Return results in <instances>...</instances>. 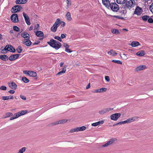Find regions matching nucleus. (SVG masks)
<instances>
[{
    "label": "nucleus",
    "instance_id": "13",
    "mask_svg": "<svg viewBox=\"0 0 153 153\" xmlns=\"http://www.w3.org/2000/svg\"><path fill=\"white\" fill-rule=\"evenodd\" d=\"M146 68V65H140L137 67L135 69V71H138L141 70H143Z\"/></svg>",
    "mask_w": 153,
    "mask_h": 153
},
{
    "label": "nucleus",
    "instance_id": "58",
    "mask_svg": "<svg viewBox=\"0 0 153 153\" xmlns=\"http://www.w3.org/2000/svg\"><path fill=\"white\" fill-rule=\"evenodd\" d=\"M65 51L68 53H71L72 51L68 48H65Z\"/></svg>",
    "mask_w": 153,
    "mask_h": 153
},
{
    "label": "nucleus",
    "instance_id": "21",
    "mask_svg": "<svg viewBox=\"0 0 153 153\" xmlns=\"http://www.w3.org/2000/svg\"><path fill=\"white\" fill-rule=\"evenodd\" d=\"M0 58L3 61H7L8 59V56L5 55H0Z\"/></svg>",
    "mask_w": 153,
    "mask_h": 153
},
{
    "label": "nucleus",
    "instance_id": "56",
    "mask_svg": "<svg viewBox=\"0 0 153 153\" xmlns=\"http://www.w3.org/2000/svg\"><path fill=\"white\" fill-rule=\"evenodd\" d=\"M63 46L65 48H68L69 47V46L68 44L65 43H64Z\"/></svg>",
    "mask_w": 153,
    "mask_h": 153
},
{
    "label": "nucleus",
    "instance_id": "10",
    "mask_svg": "<svg viewBox=\"0 0 153 153\" xmlns=\"http://www.w3.org/2000/svg\"><path fill=\"white\" fill-rule=\"evenodd\" d=\"M121 115V114L120 113L113 114L111 116V118L112 120L116 121Z\"/></svg>",
    "mask_w": 153,
    "mask_h": 153
},
{
    "label": "nucleus",
    "instance_id": "31",
    "mask_svg": "<svg viewBox=\"0 0 153 153\" xmlns=\"http://www.w3.org/2000/svg\"><path fill=\"white\" fill-rule=\"evenodd\" d=\"M108 54L112 55L113 56H115L117 54V53L115 52V51L113 50H111L110 51H108Z\"/></svg>",
    "mask_w": 153,
    "mask_h": 153
},
{
    "label": "nucleus",
    "instance_id": "7",
    "mask_svg": "<svg viewBox=\"0 0 153 153\" xmlns=\"http://www.w3.org/2000/svg\"><path fill=\"white\" fill-rule=\"evenodd\" d=\"M110 8L113 11L115 12H117L119 9L118 5L115 3H111Z\"/></svg>",
    "mask_w": 153,
    "mask_h": 153
},
{
    "label": "nucleus",
    "instance_id": "2",
    "mask_svg": "<svg viewBox=\"0 0 153 153\" xmlns=\"http://www.w3.org/2000/svg\"><path fill=\"white\" fill-rule=\"evenodd\" d=\"M27 113V111L26 110H22L15 114L13 116L10 118V120H13L21 116L24 115Z\"/></svg>",
    "mask_w": 153,
    "mask_h": 153
},
{
    "label": "nucleus",
    "instance_id": "64",
    "mask_svg": "<svg viewBox=\"0 0 153 153\" xmlns=\"http://www.w3.org/2000/svg\"><path fill=\"white\" fill-rule=\"evenodd\" d=\"M98 123H97V122L93 123L91 124V126H98Z\"/></svg>",
    "mask_w": 153,
    "mask_h": 153
},
{
    "label": "nucleus",
    "instance_id": "25",
    "mask_svg": "<svg viewBox=\"0 0 153 153\" xmlns=\"http://www.w3.org/2000/svg\"><path fill=\"white\" fill-rule=\"evenodd\" d=\"M65 17L67 20L68 21H71L72 19L71 16V13L69 12H67L66 14Z\"/></svg>",
    "mask_w": 153,
    "mask_h": 153
},
{
    "label": "nucleus",
    "instance_id": "16",
    "mask_svg": "<svg viewBox=\"0 0 153 153\" xmlns=\"http://www.w3.org/2000/svg\"><path fill=\"white\" fill-rule=\"evenodd\" d=\"M141 9L140 7H137L134 12V13L138 15H139L141 14Z\"/></svg>",
    "mask_w": 153,
    "mask_h": 153
},
{
    "label": "nucleus",
    "instance_id": "27",
    "mask_svg": "<svg viewBox=\"0 0 153 153\" xmlns=\"http://www.w3.org/2000/svg\"><path fill=\"white\" fill-rule=\"evenodd\" d=\"M29 76L31 77H35L36 76L37 74L35 72L30 71Z\"/></svg>",
    "mask_w": 153,
    "mask_h": 153
},
{
    "label": "nucleus",
    "instance_id": "62",
    "mask_svg": "<svg viewBox=\"0 0 153 153\" xmlns=\"http://www.w3.org/2000/svg\"><path fill=\"white\" fill-rule=\"evenodd\" d=\"M114 18H117V19H123L122 17H120V16H114Z\"/></svg>",
    "mask_w": 153,
    "mask_h": 153
},
{
    "label": "nucleus",
    "instance_id": "6",
    "mask_svg": "<svg viewBox=\"0 0 153 153\" xmlns=\"http://www.w3.org/2000/svg\"><path fill=\"white\" fill-rule=\"evenodd\" d=\"M22 9V8L21 5H18L13 6L11 8V11L12 13H15L20 11Z\"/></svg>",
    "mask_w": 153,
    "mask_h": 153
},
{
    "label": "nucleus",
    "instance_id": "22",
    "mask_svg": "<svg viewBox=\"0 0 153 153\" xmlns=\"http://www.w3.org/2000/svg\"><path fill=\"white\" fill-rule=\"evenodd\" d=\"M27 1V0H16L15 2L17 4H25Z\"/></svg>",
    "mask_w": 153,
    "mask_h": 153
},
{
    "label": "nucleus",
    "instance_id": "43",
    "mask_svg": "<svg viewBox=\"0 0 153 153\" xmlns=\"http://www.w3.org/2000/svg\"><path fill=\"white\" fill-rule=\"evenodd\" d=\"M22 48L20 46H19L16 49V51L17 52H18V53H21L22 52Z\"/></svg>",
    "mask_w": 153,
    "mask_h": 153
},
{
    "label": "nucleus",
    "instance_id": "12",
    "mask_svg": "<svg viewBox=\"0 0 153 153\" xmlns=\"http://www.w3.org/2000/svg\"><path fill=\"white\" fill-rule=\"evenodd\" d=\"M23 15L24 17L25 21L27 25H30V20L27 14L25 13L24 12H23Z\"/></svg>",
    "mask_w": 153,
    "mask_h": 153
},
{
    "label": "nucleus",
    "instance_id": "11",
    "mask_svg": "<svg viewBox=\"0 0 153 153\" xmlns=\"http://www.w3.org/2000/svg\"><path fill=\"white\" fill-rule=\"evenodd\" d=\"M30 38H27V39H24L22 40V43L25 45L29 46H30L32 44V42L30 40Z\"/></svg>",
    "mask_w": 153,
    "mask_h": 153
},
{
    "label": "nucleus",
    "instance_id": "41",
    "mask_svg": "<svg viewBox=\"0 0 153 153\" xmlns=\"http://www.w3.org/2000/svg\"><path fill=\"white\" fill-rule=\"evenodd\" d=\"M39 25L38 24H36L35 25V26L34 28V32H35L39 30Z\"/></svg>",
    "mask_w": 153,
    "mask_h": 153
},
{
    "label": "nucleus",
    "instance_id": "14",
    "mask_svg": "<svg viewBox=\"0 0 153 153\" xmlns=\"http://www.w3.org/2000/svg\"><path fill=\"white\" fill-rule=\"evenodd\" d=\"M107 90V89L106 88H102L96 89L93 91L92 92L94 93H103L106 91Z\"/></svg>",
    "mask_w": 153,
    "mask_h": 153
},
{
    "label": "nucleus",
    "instance_id": "44",
    "mask_svg": "<svg viewBox=\"0 0 153 153\" xmlns=\"http://www.w3.org/2000/svg\"><path fill=\"white\" fill-rule=\"evenodd\" d=\"M6 50V49H4V48L3 49V48H2V49L0 50V52L1 53H5L7 52V51Z\"/></svg>",
    "mask_w": 153,
    "mask_h": 153
},
{
    "label": "nucleus",
    "instance_id": "51",
    "mask_svg": "<svg viewBox=\"0 0 153 153\" xmlns=\"http://www.w3.org/2000/svg\"><path fill=\"white\" fill-rule=\"evenodd\" d=\"M148 22L149 23H152L153 22V19L151 18H148Z\"/></svg>",
    "mask_w": 153,
    "mask_h": 153
},
{
    "label": "nucleus",
    "instance_id": "35",
    "mask_svg": "<svg viewBox=\"0 0 153 153\" xmlns=\"http://www.w3.org/2000/svg\"><path fill=\"white\" fill-rule=\"evenodd\" d=\"M111 31L112 33L114 34H119L120 33L119 31L117 29H113L111 30Z\"/></svg>",
    "mask_w": 153,
    "mask_h": 153
},
{
    "label": "nucleus",
    "instance_id": "53",
    "mask_svg": "<svg viewBox=\"0 0 153 153\" xmlns=\"http://www.w3.org/2000/svg\"><path fill=\"white\" fill-rule=\"evenodd\" d=\"M10 48V45H7L5 47V48H4V49H6V50L7 51H10V50H8L9 48Z\"/></svg>",
    "mask_w": 153,
    "mask_h": 153
},
{
    "label": "nucleus",
    "instance_id": "47",
    "mask_svg": "<svg viewBox=\"0 0 153 153\" xmlns=\"http://www.w3.org/2000/svg\"><path fill=\"white\" fill-rule=\"evenodd\" d=\"M69 132L71 133L77 132L76 128L71 129Z\"/></svg>",
    "mask_w": 153,
    "mask_h": 153
},
{
    "label": "nucleus",
    "instance_id": "39",
    "mask_svg": "<svg viewBox=\"0 0 153 153\" xmlns=\"http://www.w3.org/2000/svg\"><path fill=\"white\" fill-rule=\"evenodd\" d=\"M67 121L66 119H63L58 121V122H59V124H63L66 122Z\"/></svg>",
    "mask_w": 153,
    "mask_h": 153
},
{
    "label": "nucleus",
    "instance_id": "54",
    "mask_svg": "<svg viewBox=\"0 0 153 153\" xmlns=\"http://www.w3.org/2000/svg\"><path fill=\"white\" fill-rule=\"evenodd\" d=\"M4 116V118H6L10 117V113H7Z\"/></svg>",
    "mask_w": 153,
    "mask_h": 153
},
{
    "label": "nucleus",
    "instance_id": "42",
    "mask_svg": "<svg viewBox=\"0 0 153 153\" xmlns=\"http://www.w3.org/2000/svg\"><path fill=\"white\" fill-rule=\"evenodd\" d=\"M13 29L15 31H16L17 32H19V28L16 26H14L13 27Z\"/></svg>",
    "mask_w": 153,
    "mask_h": 153
},
{
    "label": "nucleus",
    "instance_id": "3",
    "mask_svg": "<svg viewBox=\"0 0 153 153\" xmlns=\"http://www.w3.org/2000/svg\"><path fill=\"white\" fill-rule=\"evenodd\" d=\"M139 117L137 116L134 117H132L129 118L126 120L119 122V123H120V125H122L126 123H130L136 120Z\"/></svg>",
    "mask_w": 153,
    "mask_h": 153
},
{
    "label": "nucleus",
    "instance_id": "9",
    "mask_svg": "<svg viewBox=\"0 0 153 153\" xmlns=\"http://www.w3.org/2000/svg\"><path fill=\"white\" fill-rule=\"evenodd\" d=\"M113 109V108H104L100 110L99 111V113L100 114H103L105 113H108L110 111L112 110Z\"/></svg>",
    "mask_w": 153,
    "mask_h": 153
},
{
    "label": "nucleus",
    "instance_id": "4",
    "mask_svg": "<svg viewBox=\"0 0 153 153\" xmlns=\"http://www.w3.org/2000/svg\"><path fill=\"white\" fill-rule=\"evenodd\" d=\"M135 4V2L134 0H130L127 1L125 5L127 9H130L134 7Z\"/></svg>",
    "mask_w": 153,
    "mask_h": 153
},
{
    "label": "nucleus",
    "instance_id": "59",
    "mask_svg": "<svg viewBox=\"0 0 153 153\" xmlns=\"http://www.w3.org/2000/svg\"><path fill=\"white\" fill-rule=\"evenodd\" d=\"M105 79L107 82H108L110 80L109 77L108 76H105Z\"/></svg>",
    "mask_w": 153,
    "mask_h": 153
},
{
    "label": "nucleus",
    "instance_id": "36",
    "mask_svg": "<svg viewBox=\"0 0 153 153\" xmlns=\"http://www.w3.org/2000/svg\"><path fill=\"white\" fill-rule=\"evenodd\" d=\"M26 149V148L24 147L20 149L19 150L18 153H23L25 152Z\"/></svg>",
    "mask_w": 153,
    "mask_h": 153
},
{
    "label": "nucleus",
    "instance_id": "19",
    "mask_svg": "<svg viewBox=\"0 0 153 153\" xmlns=\"http://www.w3.org/2000/svg\"><path fill=\"white\" fill-rule=\"evenodd\" d=\"M67 65H65L63 67V68H62V70L59 72L56 75H62L66 71V68L67 67Z\"/></svg>",
    "mask_w": 153,
    "mask_h": 153
},
{
    "label": "nucleus",
    "instance_id": "17",
    "mask_svg": "<svg viewBox=\"0 0 153 153\" xmlns=\"http://www.w3.org/2000/svg\"><path fill=\"white\" fill-rule=\"evenodd\" d=\"M102 3L106 7L108 8L109 7L110 4L109 0H102Z\"/></svg>",
    "mask_w": 153,
    "mask_h": 153
},
{
    "label": "nucleus",
    "instance_id": "61",
    "mask_svg": "<svg viewBox=\"0 0 153 153\" xmlns=\"http://www.w3.org/2000/svg\"><path fill=\"white\" fill-rule=\"evenodd\" d=\"M29 71H23V73L24 74H27L28 75H29Z\"/></svg>",
    "mask_w": 153,
    "mask_h": 153
},
{
    "label": "nucleus",
    "instance_id": "15",
    "mask_svg": "<svg viewBox=\"0 0 153 153\" xmlns=\"http://www.w3.org/2000/svg\"><path fill=\"white\" fill-rule=\"evenodd\" d=\"M19 56V54H12L10 55V61H13L16 60Z\"/></svg>",
    "mask_w": 153,
    "mask_h": 153
},
{
    "label": "nucleus",
    "instance_id": "18",
    "mask_svg": "<svg viewBox=\"0 0 153 153\" xmlns=\"http://www.w3.org/2000/svg\"><path fill=\"white\" fill-rule=\"evenodd\" d=\"M22 37L24 38V39H27V38H30V36L29 34L26 32H23L21 34Z\"/></svg>",
    "mask_w": 153,
    "mask_h": 153
},
{
    "label": "nucleus",
    "instance_id": "30",
    "mask_svg": "<svg viewBox=\"0 0 153 153\" xmlns=\"http://www.w3.org/2000/svg\"><path fill=\"white\" fill-rule=\"evenodd\" d=\"M58 27L54 24L51 27V30L53 32H55L56 31Z\"/></svg>",
    "mask_w": 153,
    "mask_h": 153
},
{
    "label": "nucleus",
    "instance_id": "28",
    "mask_svg": "<svg viewBox=\"0 0 153 153\" xmlns=\"http://www.w3.org/2000/svg\"><path fill=\"white\" fill-rule=\"evenodd\" d=\"M120 12L122 14H126L127 13L125 7H121L120 9Z\"/></svg>",
    "mask_w": 153,
    "mask_h": 153
},
{
    "label": "nucleus",
    "instance_id": "50",
    "mask_svg": "<svg viewBox=\"0 0 153 153\" xmlns=\"http://www.w3.org/2000/svg\"><path fill=\"white\" fill-rule=\"evenodd\" d=\"M150 11L153 13V3H152L150 6L149 8Z\"/></svg>",
    "mask_w": 153,
    "mask_h": 153
},
{
    "label": "nucleus",
    "instance_id": "55",
    "mask_svg": "<svg viewBox=\"0 0 153 153\" xmlns=\"http://www.w3.org/2000/svg\"><path fill=\"white\" fill-rule=\"evenodd\" d=\"M20 97L22 99H23L24 100H26V97L24 95H20Z\"/></svg>",
    "mask_w": 153,
    "mask_h": 153
},
{
    "label": "nucleus",
    "instance_id": "20",
    "mask_svg": "<svg viewBox=\"0 0 153 153\" xmlns=\"http://www.w3.org/2000/svg\"><path fill=\"white\" fill-rule=\"evenodd\" d=\"M140 45V44L137 41H133L131 43L130 45L132 47H136Z\"/></svg>",
    "mask_w": 153,
    "mask_h": 153
},
{
    "label": "nucleus",
    "instance_id": "34",
    "mask_svg": "<svg viewBox=\"0 0 153 153\" xmlns=\"http://www.w3.org/2000/svg\"><path fill=\"white\" fill-rule=\"evenodd\" d=\"M117 2L120 4H123L125 3L127 0H116Z\"/></svg>",
    "mask_w": 153,
    "mask_h": 153
},
{
    "label": "nucleus",
    "instance_id": "38",
    "mask_svg": "<svg viewBox=\"0 0 153 153\" xmlns=\"http://www.w3.org/2000/svg\"><path fill=\"white\" fill-rule=\"evenodd\" d=\"M22 79L23 81L25 83L28 82L29 81V79L25 77H22Z\"/></svg>",
    "mask_w": 153,
    "mask_h": 153
},
{
    "label": "nucleus",
    "instance_id": "8",
    "mask_svg": "<svg viewBox=\"0 0 153 153\" xmlns=\"http://www.w3.org/2000/svg\"><path fill=\"white\" fill-rule=\"evenodd\" d=\"M10 18L13 22L17 23L19 22L18 15L14 13L10 17Z\"/></svg>",
    "mask_w": 153,
    "mask_h": 153
},
{
    "label": "nucleus",
    "instance_id": "48",
    "mask_svg": "<svg viewBox=\"0 0 153 153\" xmlns=\"http://www.w3.org/2000/svg\"><path fill=\"white\" fill-rule=\"evenodd\" d=\"M15 49L13 47V46L10 45V52L14 53L15 52Z\"/></svg>",
    "mask_w": 153,
    "mask_h": 153
},
{
    "label": "nucleus",
    "instance_id": "37",
    "mask_svg": "<svg viewBox=\"0 0 153 153\" xmlns=\"http://www.w3.org/2000/svg\"><path fill=\"white\" fill-rule=\"evenodd\" d=\"M120 55V57L124 60H126L128 58V57H127V55L125 54H123L122 56H121Z\"/></svg>",
    "mask_w": 153,
    "mask_h": 153
},
{
    "label": "nucleus",
    "instance_id": "1",
    "mask_svg": "<svg viewBox=\"0 0 153 153\" xmlns=\"http://www.w3.org/2000/svg\"><path fill=\"white\" fill-rule=\"evenodd\" d=\"M47 43L51 47L56 50L60 48L62 45L59 42L53 39H51L49 42H47Z\"/></svg>",
    "mask_w": 153,
    "mask_h": 153
},
{
    "label": "nucleus",
    "instance_id": "26",
    "mask_svg": "<svg viewBox=\"0 0 153 153\" xmlns=\"http://www.w3.org/2000/svg\"><path fill=\"white\" fill-rule=\"evenodd\" d=\"M36 34L38 37H42L44 36L43 33L41 31H37L35 32Z\"/></svg>",
    "mask_w": 153,
    "mask_h": 153
},
{
    "label": "nucleus",
    "instance_id": "32",
    "mask_svg": "<svg viewBox=\"0 0 153 153\" xmlns=\"http://www.w3.org/2000/svg\"><path fill=\"white\" fill-rule=\"evenodd\" d=\"M149 18V16L144 15L142 16V20L144 22L146 21Z\"/></svg>",
    "mask_w": 153,
    "mask_h": 153
},
{
    "label": "nucleus",
    "instance_id": "5",
    "mask_svg": "<svg viewBox=\"0 0 153 153\" xmlns=\"http://www.w3.org/2000/svg\"><path fill=\"white\" fill-rule=\"evenodd\" d=\"M117 139L116 138H112L108 141L106 143L103 145L102 147H107L112 145L115 141H117Z\"/></svg>",
    "mask_w": 153,
    "mask_h": 153
},
{
    "label": "nucleus",
    "instance_id": "33",
    "mask_svg": "<svg viewBox=\"0 0 153 153\" xmlns=\"http://www.w3.org/2000/svg\"><path fill=\"white\" fill-rule=\"evenodd\" d=\"M60 22L61 20L59 19H56V22L54 23V24L56 25V26H57V27H59L60 24Z\"/></svg>",
    "mask_w": 153,
    "mask_h": 153
},
{
    "label": "nucleus",
    "instance_id": "45",
    "mask_svg": "<svg viewBox=\"0 0 153 153\" xmlns=\"http://www.w3.org/2000/svg\"><path fill=\"white\" fill-rule=\"evenodd\" d=\"M7 90V87L5 86L2 85L0 87V90L5 91Z\"/></svg>",
    "mask_w": 153,
    "mask_h": 153
},
{
    "label": "nucleus",
    "instance_id": "63",
    "mask_svg": "<svg viewBox=\"0 0 153 153\" xmlns=\"http://www.w3.org/2000/svg\"><path fill=\"white\" fill-rule=\"evenodd\" d=\"M39 43H40V41H37L36 42H35L34 43H33V45H38Z\"/></svg>",
    "mask_w": 153,
    "mask_h": 153
},
{
    "label": "nucleus",
    "instance_id": "24",
    "mask_svg": "<svg viewBox=\"0 0 153 153\" xmlns=\"http://www.w3.org/2000/svg\"><path fill=\"white\" fill-rule=\"evenodd\" d=\"M17 85L14 82H12L10 83V88L13 89L15 90L17 88Z\"/></svg>",
    "mask_w": 153,
    "mask_h": 153
},
{
    "label": "nucleus",
    "instance_id": "29",
    "mask_svg": "<svg viewBox=\"0 0 153 153\" xmlns=\"http://www.w3.org/2000/svg\"><path fill=\"white\" fill-rule=\"evenodd\" d=\"M76 128L77 132L85 130L86 128V127L84 126H82V127H78Z\"/></svg>",
    "mask_w": 153,
    "mask_h": 153
},
{
    "label": "nucleus",
    "instance_id": "46",
    "mask_svg": "<svg viewBox=\"0 0 153 153\" xmlns=\"http://www.w3.org/2000/svg\"><path fill=\"white\" fill-rule=\"evenodd\" d=\"M54 38L55 39H56V40L59 41L60 42L62 41V40L61 37H60L59 36H55L54 37Z\"/></svg>",
    "mask_w": 153,
    "mask_h": 153
},
{
    "label": "nucleus",
    "instance_id": "52",
    "mask_svg": "<svg viewBox=\"0 0 153 153\" xmlns=\"http://www.w3.org/2000/svg\"><path fill=\"white\" fill-rule=\"evenodd\" d=\"M2 98L4 100H7L9 99V96H3Z\"/></svg>",
    "mask_w": 153,
    "mask_h": 153
},
{
    "label": "nucleus",
    "instance_id": "60",
    "mask_svg": "<svg viewBox=\"0 0 153 153\" xmlns=\"http://www.w3.org/2000/svg\"><path fill=\"white\" fill-rule=\"evenodd\" d=\"M97 123H98V125H99L100 124H103L104 123V121L102 120H101L97 122Z\"/></svg>",
    "mask_w": 153,
    "mask_h": 153
},
{
    "label": "nucleus",
    "instance_id": "40",
    "mask_svg": "<svg viewBox=\"0 0 153 153\" xmlns=\"http://www.w3.org/2000/svg\"><path fill=\"white\" fill-rule=\"evenodd\" d=\"M112 62L119 64H122V62L120 60H116L115 59H113L112 61Z\"/></svg>",
    "mask_w": 153,
    "mask_h": 153
},
{
    "label": "nucleus",
    "instance_id": "57",
    "mask_svg": "<svg viewBox=\"0 0 153 153\" xmlns=\"http://www.w3.org/2000/svg\"><path fill=\"white\" fill-rule=\"evenodd\" d=\"M66 34H62L61 35V39H64L66 37Z\"/></svg>",
    "mask_w": 153,
    "mask_h": 153
},
{
    "label": "nucleus",
    "instance_id": "23",
    "mask_svg": "<svg viewBox=\"0 0 153 153\" xmlns=\"http://www.w3.org/2000/svg\"><path fill=\"white\" fill-rule=\"evenodd\" d=\"M145 54V52L144 51H140L137 52L136 53V55L138 56H142L144 55Z\"/></svg>",
    "mask_w": 153,
    "mask_h": 153
},
{
    "label": "nucleus",
    "instance_id": "49",
    "mask_svg": "<svg viewBox=\"0 0 153 153\" xmlns=\"http://www.w3.org/2000/svg\"><path fill=\"white\" fill-rule=\"evenodd\" d=\"M51 125L52 126H55L56 125L59 124L58 121H55L51 123Z\"/></svg>",
    "mask_w": 153,
    "mask_h": 153
}]
</instances>
